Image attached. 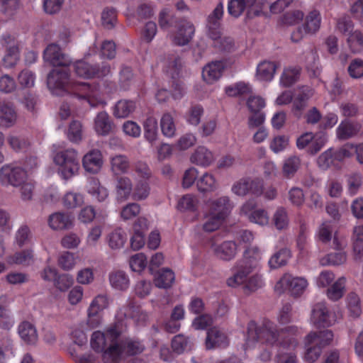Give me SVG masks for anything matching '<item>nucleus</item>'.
<instances>
[{
  "label": "nucleus",
  "instance_id": "f257e3e1",
  "mask_svg": "<svg viewBox=\"0 0 363 363\" xmlns=\"http://www.w3.org/2000/svg\"><path fill=\"white\" fill-rule=\"evenodd\" d=\"M43 58L45 62L57 67L48 76L47 84L50 90L67 92L86 101L92 107L104 104L98 84L71 82L69 69L71 61L62 52L58 45L52 43L48 45L44 50Z\"/></svg>",
  "mask_w": 363,
  "mask_h": 363
},
{
  "label": "nucleus",
  "instance_id": "f03ea898",
  "mask_svg": "<svg viewBox=\"0 0 363 363\" xmlns=\"http://www.w3.org/2000/svg\"><path fill=\"white\" fill-rule=\"evenodd\" d=\"M291 339L295 338L288 336L281 337V328L268 319L264 320L259 325L254 320L250 321L247 324L246 344L249 347L260 341L266 345L277 347L279 350L281 349L282 342Z\"/></svg>",
  "mask_w": 363,
  "mask_h": 363
},
{
  "label": "nucleus",
  "instance_id": "7ed1b4c3",
  "mask_svg": "<svg viewBox=\"0 0 363 363\" xmlns=\"http://www.w3.org/2000/svg\"><path fill=\"white\" fill-rule=\"evenodd\" d=\"M121 333L119 324L110 325L106 333L95 331L91 337V348L96 352H103L105 363H116L121 355V347L117 340Z\"/></svg>",
  "mask_w": 363,
  "mask_h": 363
},
{
  "label": "nucleus",
  "instance_id": "20e7f679",
  "mask_svg": "<svg viewBox=\"0 0 363 363\" xmlns=\"http://www.w3.org/2000/svg\"><path fill=\"white\" fill-rule=\"evenodd\" d=\"M261 259L262 252L257 246L247 247L243 252L242 257L231 269L233 275L227 279V285L230 287L238 286L258 267Z\"/></svg>",
  "mask_w": 363,
  "mask_h": 363
},
{
  "label": "nucleus",
  "instance_id": "39448f33",
  "mask_svg": "<svg viewBox=\"0 0 363 363\" xmlns=\"http://www.w3.org/2000/svg\"><path fill=\"white\" fill-rule=\"evenodd\" d=\"M264 2L259 0H228V11L233 17H239L247 10V18H252L263 14Z\"/></svg>",
  "mask_w": 363,
  "mask_h": 363
},
{
  "label": "nucleus",
  "instance_id": "423d86ee",
  "mask_svg": "<svg viewBox=\"0 0 363 363\" xmlns=\"http://www.w3.org/2000/svg\"><path fill=\"white\" fill-rule=\"evenodd\" d=\"M308 281L303 277H294L290 274H285L276 284L274 289L278 293L289 290L292 296H300L306 289Z\"/></svg>",
  "mask_w": 363,
  "mask_h": 363
},
{
  "label": "nucleus",
  "instance_id": "0eeeda50",
  "mask_svg": "<svg viewBox=\"0 0 363 363\" xmlns=\"http://www.w3.org/2000/svg\"><path fill=\"white\" fill-rule=\"evenodd\" d=\"M74 70L78 77L83 78L104 77L109 74L111 67L108 64L103 62L101 67L92 65L84 60H79L73 65Z\"/></svg>",
  "mask_w": 363,
  "mask_h": 363
},
{
  "label": "nucleus",
  "instance_id": "6e6552de",
  "mask_svg": "<svg viewBox=\"0 0 363 363\" xmlns=\"http://www.w3.org/2000/svg\"><path fill=\"white\" fill-rule=\"evenodd\" d=\"M356 156V159H363V143L353 144L347 143L337 150L329 148L324 152L319 159L350 158Z\"/></svg>",
  "mask_w": 363,
  "mask_h": 363
},
{
  "label": "nucleus",
  "instance_id": "1a4fd4ad",
  "mask_svg": "<svg viewBox=\"0 0 363 363\" xmlns=\"http://www.w3.org/2000/svg\"><path fill=\"white\" fill-rule=\"evenodd\" d=\"M194 33L195 28L192 23L186 19H180L175 23L171 38L176 45L184 46L191 42Z\"/></svg>",
  "mask_w": 363,
  "mask_h": 363
},
{
  "label": "nucleus",
  "instance_id": "9d476101",
  "mask_svg": "<svg viewBox=\"0 0 363 363\" xmlns=\"http://www.w3.org/2000/svg\"><path fill=\"white\" fill-rule=\"evenodd\" d=\"M27 177V172L19 167L5 165L0 170V181L5 185L20 186Z\"/></svg>",
  "mask_w": 363,
  "mask_h": 363
},
{
  "label": "nucleus",
  "instance_id": "9b49d317",
  "mask_svg": "<svg viewBox=\"0 0 363 363\" xmlns=\"http://www.w3.org/2000/svg\"><path fill=\"white\" fill-rule=\"evenodd\" d=\"M311 322L317 327H328L335 323L336 318L324 301L316 303L312 309Z\"/></svg>",
  "mask_w": 363,
  "mask_h": 363
},
{
  "label": "nucleus",
  "instance_id": "f8f14e48",
  "mask_svg": "<svg viewBox=\"0 0 363 363\" xmlns=\"http://www.w3.org/2000/svg\"><path fill=\"white\" fill-rule=\"evenodd\" d=\"M3 46L6 47V52L3 58L5 67H13L19 60V48L16 43V38L9 33L4 34L1 37Z\"/></svg>",
  "mask_w": 363,
  "mask_h": 363
},
{
  "label": "nucleus",
  "instance_id": "ddd939ff",
  "mask_svg": "<svg viewBox=\"0 0 363 363\" xmlns=\"http://www.w3.org/2000/svg\"><path fill=\"white\" fill-rule=\"evenodd\" d=\"M108 306V299L106 295H98L91 301L88 308L87 323L91 328H96L101 323V318L99 313L107 308Z\"/></svg>",
  "mask_w": 363,
  "mask_h": 363
},
{
  "label": "nucleus",
  "instance_id": "4468645a",
  "mask_svg": "<svg viewBox=\"0 0 363 363\" xmlns=\"http://www.w3.org/2000/svg\"><path fill=\"white\" fill-rule=\"evenodd\" d=\"M297 339L285 340L281 344V349L277 350L275 358L279 363H298L295 352L298 346Z\"/></svg>",
  "mask_w": 363,
  "mask_h": 363
},
{
  "label": "nucleus",
  "instance_id": "2eb2a0df",
  "mask_svg": "<svg viewBox=\"0 0 363 363\" xmlns=\"http://www.w3.org/2000/svg\"><path fill=\"white\" fill-rule=\"evenodd\" d=\"M208 212L224 220L234 207L230 198L220 196L208 202Z\"/></svg>",
  "mask_w": 363,
  "mask_h": 363
},
{
  "label": "nucleus",
  "instance_id": "dca6fc26",
  "mask_svg": "<svg viewBox=\"0 0 363 363\" xmlns=\"http://www.w3.org/2000/svg\"><path fill=\"white\" fill-rule=\"evenodd\" d=\"M223 14V6L218 4L208 17V35L215 43L221 37L220 20Z\"/></svg>",
  "mask_w": 363,
  "mask_h": 363
},
{
  "label": "nucleus",
  "instance_id": "f3484780",
  "mask_svg": "<svg viewBox=\"0 0 363 363\" xmlns=\"http://www.w3.org/2000/svg\"><path fill=\"white\" fill-rule=\"evenodd\" d=\"M211 248L218 258L224 261L233 259L238 250L237 244L233 241H225L220 245L211 242Z\"/></svg>",
  "mask_w": 363,
  "mask_h": 363
},
{
  "label": "nucleus",
  "instance_id": "a211bd4d",
  "mask_svg": "<svg viewBox=\"0 0 363 363\" xmlns=\"http://www.w3.org/2000/svg\"><path fill=\"white\" fill-rule=\"evenodd\" d=\"M333 337V333L330 330H324L319 332H311L306 336L304 343L306 345H319L323 348L332 343Z\"/></svg>",
  "mask_w": 363,
  "mask_h": 363
},
{
  "label": "nucleus",
  "instance_id": "6ab92c4d",
  "mask_svg": "<svg viewBox=\"0 0 363 363\" xmlns=\"http://www.w3.org/2000/svg\"><path fill=\"white\" fill-rule=\"evenodd\" d=\"M229 344L227 335L217 327L211 328L207 332L206 347L207 349L214 347H226Z\"/></svg>",
  "mask_w": 363,
  "mask_h": 363
},
{
  "label": "nucleus",
  "instance_id": "aec40b11",
  "mask_svg": "<svg viewBox=\"0 0 363 363\" xmlns=\"http://www.w3.org/2000/svg\"><path fill=\"white\" fill-rule=\"evenodd\" d=\"M224 69L225 63L223 61L211 62L203 68V79L208 84H213L220 79Z\"/></svg>",
  "mask_w": 363,
  "mask_h": 363
},
{
  "label": "nucleus",
  "instance_id": "412c9836",
  "mask_svg": "<svg viewBox=\"0 0 363 363\" xmlns=\"http://www.w3.org/2000/svg\"><path fill=\"white\" fill-rule=\"evenodd\" d=\"M361 125L354 122L342 121L336 129L337 138L340 140H345L356 136L359 132Z\"/></svg>",
  "mask_w": 363,
  "mask_h": 363
},
{
  "label": "nucleus",
  "instance_id": "4be33fe9",
  "mask_svg": "<svg viewBox=\"0 0 363 363\" xmlns=\"http://www.w3.org/2000/svg\"><path fill=\"white\" fill-rule=\"evenodd\" d=\"M48 224L53 230H62L72 228L73 221L69 214L56 212L49 216Z\"/></svg>",
  "mask_w": 363,
  "mask_h": 363
},
{
  "label": "nucleus",
  "instance_id": "5701e85b",
  "mask_svg": "<svg viewBox=\"0 0 363 363\" xmlns=\"http://www.w3.org/2000/svg\"><path fill=\"white\" fill-rule=\"evenodd\" d=\"M113 123L106 111L99 112L94 119V130L98 135H108L111 131Z\"/></svg>",
  "mask_w": 363,
  "mask_h": 363
},
{
  "label": "nucleus",
  "instance_id": "b1692460",
  "mask_svg": "<svg viewBox=\"0 0 363 363\" xmlns=\"http://www.w3.org/2000/svg\"><path fill=\"white\" fill-rule=\"evenodd\" d=\"M277 65L270 61H263L257 67L256 75L259 81L270 82L273 79Z\"/></svg>",
  "mask_w": 363,
  "mask_h": 363
},
{
  "label": "nucleus",
  "instance_id": "393cba45",
  "mask_svg": "<svg viewBox=\"0 0 363 363\" xmlns=\"http://www.w3.org/2000/svg\"><path fill=\"white\" fill-rule=\"evenodd\" d=\"M58 173L65 179H68L79 170V164L77 160H55Z\"/></svg>",
  "mask_w": 363,
  "mask_h": 363
},
{
  "label": "nucleus",
  "instance_id": "a878e982",
  "mask_svg": "<svg viewBox=\"0 0 363 363\" xmlns=\"http://www.w3.org/2000/svg\"><path fill=\"white\" fill-rule=\"evenodd\" d=\"M136 108V101L122 99L118 101L113 109V115L116 118H126Z\"/></svg>",
  "mask_w": 363,
  "mask_h": 363
},
{
  "label": "nucleus",
  "instance_id": "bb28decb",
  "mask_svg": "<svg viewBox=\"0 0 363 363\" xmlns=\"http://www.w3.org/2000/svg\"><path fill=\"white\" fill-rule=\"evenodd\" d=\"M18 333L21 338L27 344H35L38 340L35 328L30 323L25 321L18 326Z\"/></svg>",
  "mask_w": 363,
  "mask_h": 363
},
{
  "label": "nucleus",
  "instance_id": "cd10ccee",
  "mask_svg": "<svg viewBox=\"0 0 363 363\" xmlns=\"http://www.w3.org/2000/svg\"><path fill=\"white\" fill-rule=\"evenodd\" d=\"M321 16L317 10H313L306 16L305 23L303 25L305 34L315 33L320 26Z\"/></svg>",
  "mask_w": 363,
  "mask_h": 363
},
{
  "label": "nucleus",
  "instance_id": "c85d7f7f",
  "mask_svg": "<svg viewBox=\"0 0 363 363\" xmlns=\"http://www.w3.org/2000/svg\"><path fill=\"white\" fill-rule=\"evenodd\" d=\"M111 286L118 290H126L130 284L128 276L123 271H114L109 274Z\"/></svg>",
  "mask_w": 363,
  "mask_h": 363
},
{
  "label": "nucleus",
  "instance_id": "c756f323",
  "mask_svg": "<svg viewBox=\"0 0 363 363\" xmlns=\"http://www.w3.org/2000/svg\"><path fill=\"white\" fill-rule=\"evenodd\" d=\"M175 276L172 270L168 268H163L160 270L155 278V284L161 289L170 288L174 281Z\"/></svg>",
  "mask_w": 363,
  "mask_h": 363
},
{
  "label": "nucleus",
  "instance_id": "7c9ffc66",
  "mask_svg": "<svg viewBox=\"0 0 363 363\" xmlns=\"http://www.w3.org/2000/svg\"><path fill=\"white\" fill-rule=\"evenodd\" d=\"M144 137L151 144L157 138V120L153 116H149L143 122Z\"/></svg>",
  "mask_w": 363,
  "mask_h": 363
},
{
  "label": "nucleus",
  "instance_id": "2f4dec72",
  "mask_svg": "<svg viewBox=\"0 0 363 363\" xmlns=\"http://www.w3.org/2000/svg\"><path fill=\"white\" fill-rule=\"evenodd\" d=\"M88 193L99 202L104 201L108 196V190L95 178L89 179Z\"/></svg>",
  "mask_w": 363,
  "mask_h": 363
},
{
  "label": "nucleus",
  "instance_id": "473e14b6",
  "mask_svg": "<svg viewBox=\"0 0 363 363\" xmlns=\"http://www.w3.org/2000/svg\"><path fill=\"white\" fill-rule=\"evenodd\" d=\"M0 119L6 126H11L16 119V113L10 102H0Z\"/></svg>",
  "mask_w": 363,
  "mask_h": 363
},
{
  "label": "nucleus",
  "instance_id": "72a5a7b5",
  "mask_svg": "<svg viewBox=\"0 0 363 363\" xmlns=\"http://www.w3.org/2000/svg\"><path fill=\"white\" fill-rule=\"evenodd\" d=\"M298 66L285 68L280 78V84L285 87H289L297 82L301 73Z\"/></svg>",
  "mask_w": 363,
  "mask_h": 363
},
{
  "label": "nucleus",
  "instance_id": "f704fd0d",
  "mask_svg": "<svg viewBox=\"0 0 363 363\" xmlns=\"http://www.w3.org/2000/svg\"><path fill=\"white\" fill-rule=\"evenodd\" d=\"M116 189L117 200L124 201L129 197L132 192V182L128 177H121L118 179Z\"/></svg>",
  "mask_w": 363,
  "mask_h": 363
},
{
  "label": "nucleus",
  "instance_id": "c9c22d12",
  "mask_svg": "<svg viewBox=\"0 0 363 363\" xmlns=\"http://www.w3.org/2000/svg\"><path fill=\"white\" fill-rule=\"evenodd\" d=\"M347 45L353 53H359L363 51V33L358 30L350 33L347 35Z\"/></svg>",
  "mask_w": 363,
  "mask_h": 363
},
{
  "label": "nucleus",
  "instance_id": "e433bc0d",
  "mask_svg": "<svg viewBox=\"0 0 363 363\" xmlns=\"http://www.w3.org/2000/svg\"><path fill=\"white\" fill-rule=\"evenodd\" d=\"M290 257L291 252L288 249H281L271 257L268 262L269 267L272 269H275L284 266Z\"/></svg>",
  "mask_w": 363,
  "mask_h": 363
},
{
  "label": "nucleus",
  "instance_id": "4c0bfd02",
  "mask_svg": "<svg viewBox=\"0 0 363 363\" xmlns=\"http://www.w3.org/2000/svg\"><path fill=\"white\" fill-rule=\"evenodd\" d=\"M6 297L1 296L0 297V320L3 325V328L9 330L14 324V320L11 315L9 310L6 306Z\"/></svg>",
  "mask_w": 363,
  "mask_h": 363
},
{
  "label": "nucleus",
  "instance_id": "58836bf2",
  "mask_svg": "<svg viewBox=\"0 0 363 363\" xmlns=\"http://www.w3.org/2000/svg\"><path fill=\"white\" fill-rule=\"evenodd\" d=\"M345 291V279L344 277H340L328 289L327 296L329 299L335 301L343 296Z\"/></svg>",
  "mask_w": 363,
  "mask_h": 363
},
{
  "label": "nucleus",
  "instance_id": "ea45409f",
  "mask_svg": "<svg viewBox=\"0 0 363 363\" xmlns=\"http://www.w3.org/2000/svg\"><path fill=\"white\" fill-rule=\"evenodd\" d=\"M223 221V219L208 212L204 215L201 227L204 232L212 233L220 228Z\"/></svg>",
  "mask_w": 363,
  "mask_h": 363
},
{
  "label": "nucleus",
  "instance_id": "a19ab883",
  "mask_svg": "<svg viewBox=\"0 0 363 363\" xmlns=\"http://www.w3.org/2000/svg\"><path fill=\"white\" fill-rule=\"evenodd\" d=\"M7 140L11 147L16 152H26L30 146L28 138L22 135H10Z\"/></svg>",
  "mask_w": 363,
  "mask_h": 363
},
{
  "label": "nucleus",
  "instance_id": "79ce46f5",
  "mask_svg": "<svg viewBox=\"0 0 363 363\" xmlns=\"http://www.w3.org/2000/svg\"><path fill=\"white\" fill-rule=\"evenodd\" d=\"M8 262L11 264L28 266L33 262V253L31 250H25L15 253L9 258Z\"/></svg>",
  "mask_w": 363,
  "mask_h": 363
},
{
  "label": "nucleus",
  "instance_id": "37998d69",
  "mask_svg": "<svg viewBox=\"0 0 363 363\" xmlns=\"http://www.w3.org/2000/svg\"><path fill=\"white\" fill-rule=\"evenodd\" d=\"M160 127L162 134L167 138H172L175 135L176 126L174 118L169 113H165L160 120Z\"/></svg>",
  "mask_w": 363,
  "mask_h": 363
},
{
  "label": "nucleus",
  "instance_id": "c03bdc74",
  "mask_svg": "<svg viewBox=\"0 0 363 363\" xmlns=\"http://www.w3.org/2000/svg\"><path fill=\"white\" fill-rule=\"evenodd\" d=\"M264 284L263 277L259 274H255L247 276L238 286L243 285V288L250 292L255 291L262 288Z\"/></svg>",
  "mask_w": 363,
  "mask_h": 363
},
{
  "label": "nucleus",
  "instance_id": "a18cd8bd",
  "mask_svg": "<svg viewBox=\"0 0 363 363\" xmlns=\"http://www.w3.org/2000/svg\"><path fill=\"white\" fill-rule=\"evenodd\" d=\"M272 222L277 230L286 229L289 223L286 210L283 207L278 208L273 215Z\"/></svg>",
  "mask_w": 363,
  "mask_h": 363
},
{
  "label": "nucleus",
  "instance_id": "49530a36",
  "mask_svg": "<svg viewBox=\"0 0 363 363\" xmlns=\"http://www.w3.org/2000/svg\"><path fill=\"white\" fill-rule=\"evenodd\" d=\"M84 203V197L81 194L69 191L62 197V204L67 209L75 208Z\"/></svg>",
  "mask_w": 363,
  "mask_h": 363
},
{
  "label": "nucleus",
  "instance_id": "de8ad7c7",
  "mask_svg": "<svg viewBox=\"0 0 363 363\" xmlns=\"http://www.w3.org/2000/svg\"><path fill=\"white\" fill-rule=\"evenodd\" d=\"M121 347V354L123 352L126 353L129 355H135L141 353L145 347L144 345L139 341L128 340L119 344Z\"/></svg>",
  "mask_w": 363,
  "mask_h": 363
},
{
  "label": "nucleus",
  "instance_id": "09e8293b",
  "mask_svg": "<svg viewBox=\"0 0 363 363\" xmlns=\"http://www.w3.org/2000/svg\"><path fill=\"white\" fill-rule=\"evenodd\" d=\"M197 198L191 194L183 196L178 201V208L181 211H195L198 207Z\"/></svg>",
  "mask_w": 363,
  "mask_h": 363
},
{
  "label": "nucleus",
  "instance_id": "8fccbe9b",
  "mask_svg": "<svg viewBox=\"0 0 363 363\" xmlns=\"http://www.w3.org/2000/svg\"><path fill=\"white\" fill-rule=\"evenodd\" d=\"M197 187L201 192L213 191L217 189V184L212 175L206 173L198 180Z\"/></svg>",
  "mask_w": 363,
  "mask_h": 363
},
{
  "label": "nucleus",
  "instance_id": "3c124183",
  "mask_svg": "<svg viewBox=\"0 0 363 363\" xmlns=\"http://www.w3.org/2000/svg\"><path fill=\"white\" fill-rule=\"evenodd\" d=\"M347 306L350 316L357 318L362 313L360 299L354 293H350L347 297Z\"/></svg>",
  "mask_w": 363,
  "mask_h": 363
},
{
  "label": "nucleus",
  "instance_id": "603ef678",
  "mask_svg": "<svg viewBox=\"0 0 363 363\" xmlns=\"http://www.w3.org/2000/svg\"><path fill=\"white\" fill-rule=\"evenodd\" d=\"M191 346L190 339L181 334L174 336L172 341V350L177 354H181L186 350L190 349Z\"/></svg>",
  "mask_w": 363,
  "mask_h": 363
},
{
  "label": "nucleus",
  "instance_id": "864d4df0",
  "mask_svg": "<svg viewBox=\"0 0 363 363\" xmlns=\"http://www.w3.org/2000/svg\"><path fill=\"white\" fill-rule=\"evenodd\" d=\"M101 22L106 29H112L117 22V12L113 8H106L101 13Z\"/></svg>",
  "mask_w": 363,
  "mask_h": 363
},
{
  "label": "nucleus",
  "instance_id": "5fc2aeb1",
  "mask_svg": "<svg viewBox=\"0 0 363 363\" xmlns=\"http://www.w3.org/2000/svg\"><path fill=\"white\" fill-rule=\"evenodd\" d=\"M52 152L55 155L53 159H76L77 156V151L73 148L64 150V147L60 145H53Z\"/></svg>",
  "mask_w": 363,
  "mask_h": 363
},
{
  "label": "nucleus",
  "instance_id": "6e6d98bb",
  "mask_svg": "<svg viewBox=\"0 0 363 363\" xmlns=\"http://www.w3.org/2000/svg\"><path fill=\"white\" fill-rule=\"evenodd\" d=\"M32 238V234L28 226L21 225L15 235V242L20 247L28 244Z\"/></svg>",
  "mask_w": 363,
  "mask_h": 363
},
{
  "label": "nucleus",
  "instance_id": "4d7b16f0",
  "mask_svg": "<svg viewBox=\"0 0 363 363\" xmlns=\"http://www.w3.org/2000/svg\"><path fill=\"white\" fill-rule=\"evenodd\" d=\"M57 263L63 270H71L76 264L74 255L69 252H63L60 255Z\"/></svg>",
  "mask_w": 363,
  "mask_h": 363
},
{
  "label": "nucleus",
  "instance_id": "13d9d810",
  "mask_svg": "<svg viewBox=\"0 0 363 363\" xmlns=\"http://www.w3.org/2000/svg\"><path fill=\"white\" fill-rule=\"evenodd\" d=\"M309 96L305 92L299 93L293 101V112L296 116L299 118L303 110L306 106L307 101L308 100Z\"/></svg>",
  "mask_w": 363,
  "mask_h": 363
},
{
  "label": "nucleus",
  "instance_id": "bf43d9fd",
  "mask_svg": "<svg viewBox=\"0 0 363 363\" xmlns=\"http://www.w3.org/2000/svg\"><path fill=\"white\" fill-rule=\"evenodd\" d=\"M0 2L1 11L8 18L14 16L20 6L19 0H0Z\"/></svg>",
  "mask_w": 363,
  "mask_h": 363
},
{
  "label": "nucleus",
  "instance_id": "052dcab7",
  "mask_svg": "<svg viewBox=\"0 0 363 363\" xmlns=\"http://www.w3.org/2000/svg\"><path fill=\"white\" fill-rule=\"evenodd\" d=\"M150 191V188L146 181H138L134 187L133 198L139 201L145 199L149 196Z\"/></svg>",
  "mask_w": 363,
  "mask_h": 363
},
{
  "label": "nucleus",
  "instance_id": "680f3d73",
  "mask_svg": "<svg viewBox=\"0 0 363 363\" xmlns=\"http://www.w3.org/2000/svg\"><path fill=\"white\" fill-rule=\"evenodd\" d=\"M126 240L125 233L121 230H116L109 235L108 245L112 249L122 247Z\"/></svg>",
  "mask_w": 363,
  "mask_h": 363
},
{
  "label": "nucleus",
  "instance_id": "e2e57ef3",
  "mask_svg": "<svg viewBox=\"0 0 363 363\" xmlns=\"http://www.w3.org/2000/svg\"><path fill=\"white\" fill-rule=\"evenodd\" d=\"M347 257L345 252H335L327 255L321 259V263L323 265H340L346 262Z\"/></svg>",
  "mask_w": 363,
  "mask_h": 363
},
{
  "label": "nucleus",
  "instance_id": "0e129e2a",
  "mask_svg": "<svg viewBox=\"0 0 363 363\" xmlns=\"http://www.w3.org/2000/svg\"><path fill=\"white\" fill-rule=\"evenodd\" d=\"M133 74L132 69L129 67H123L120 72L119 84L121 88L125 91L128 90L133 82Z\"/></svg>",
  "mask_w": 363,
  "mask_h": 363
},
{
  "label": "nucleus",
  "instance_id": "69168bd1",
  "mask_svg": "<svg viewBox=\"0 0 363 363\" xmlns=\"http://www.w3.org/2000/svg\"><path fill=\"white\" fill-rule=\"evenodd\" d=\"M35 80V74L28 69H23L18 75V81L20 85L25 88L34 86Z\"/></svg>",
  "mask_w": 363,
  "mask_h": 363
},
{
  "label": "nucleus",
  "instance_id": "338daca9",
  "mask_svg": "<svg viewBox=\"0 0 363 363\" xmlns=\"http://www.w3.org/2000/svg\"><path fill=\"white\" fill-rule=\"evenodd\" d=\"M140 212V206L136 203H130L123 207L121 211V218L128 220L137 216Z\"/></svg>",
  "mask_w": 363,
  "mask_h": 363
},
{
  "label": "nucleus",
  "instance_id": "774afa93",
  "mask_svg": "<svg viewBox=\"0 0 363 363\" xmlns=\"http://www.w3.org/2000/svg\"><path fill=\"white\" fill-rule=\"evenodd\" d=\"M347 71L349 75L354 79H359L363 77V60L356 58L351 61Z\"/></svg>",
  "mask_w": 363,
  "mask_h": 363
}]
</instances>
